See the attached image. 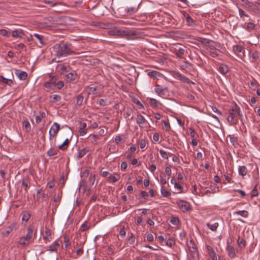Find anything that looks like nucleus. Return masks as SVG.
<instances>
[{
	"mask_svg": "<svg viewBox=\"0 0 260 260\" xmlns=\"http://www.w3.org/2000/svg\"><path fill=\"white\" fill-rule=\"evenodd\" d=\"M53 50L55 55L58 57L75 54V52L72 50L71 45L63 42L55 44L53 46Z\"/></svg>",
	"mask_w": 260,
	"mask_h": 260,
	"instance_id": "f257e3e1",
	"label": "nucleus"
},
{
	"mask_svg": "<svg viewBox=\"0 0 260 260\" xmlns=\"http://www.w3.org/2000/svg\"><path fill=\"white\" fill-rule=\"evenodd\" d=\"M171 51L178 58H183L185 53L184 47H181L180 44H175L174 47L171 49Z\"/></svg>",
	"mask_w": 260,
	"mask_h": 260,
	"instance_id": "f03ea898",
	"label": "nucleus"
},
{
	"mask_svg": "<svg viewBox=\"0 0 260 260\" xmlns=\"http://www.w3.org/2000/svg\"><path fill=\"white\" fill-rule=\"evenodd\" d=\"M60 128V126L58 123L54 122L52 124L49 132V138L50 140H51L52 138L56 137Z\"/></svg>",
	"mask_w": 260,
	"mask_h": 260,
	"instance_id": "7ed1b4c3",
	"label": "nucleus"
},
{
	"mask_svg": "<svg viewBox=\"0 0 260 260\" xmlns=\"http://www.w3.org/2000/svg\"><path fill=\"white\" fill-rule=\"evenodd\" d=\"M177 205L183 212L189 211L191 210V207L190 203L184 200H179L177 202Z\"/></svg>",
	"mask_w": 260,
	"mask_h": 260,
	"instance_id": "20e7f679",
	"label": "nucleus"
},
{
	"mask_svg": "<svg viewBox=\"0 0 260 260\" xmlns=\"http://www.w3.org/2000/svg\"><path fill=\"white\" fill-rule=\"evenodd\" d=\"M17 223L13 222L5 229V230L2 233V235L3 237H7L14 230H17Z\"/></svg>",
	"mask_w": 260,
	"mask_h": 260,
	"instance_id": "39448f33",
	"label": "nucleus"
},
{
	"mask_svg": "<svg viewBox=\"0 0 260 260\" xmlns=\"http://www.w3.org/2000/svg\"><path fill=\"white\" fill-rule=\"evenodd\" d=\"M154 91L158 95L162 97L166 94V92L168 91V88L167 87H162L160 85L156 84Z\"/></svg>",
	"mask_w": 260,
	"mask_h": 260,
	"instance_id": "423d86ee",
	"label": "nucleus"
},
{
	"mask_svg": "<svg viewBox=\"0 0 260 260\" xmlns=\"http://www.w3.org/2000/svg\"><path fill=\"white\" fill-rule=\"evenodd\" d=\"M226 250L228 253V255L231 259H234L236 257L237 250L233 246L228 245L226 247Z\"/></svg>",
	"mask_w": 260,
	"mask_h": 260,
	"instance_id": "0eeeda50",
	"label": "nucleus"
},
{
	"mask_svg": "<svg viewBox=\"0 0 260 260\" xmlns=\"http://www.w3.org/2000/svg\"><path fill=\"white\" fill-rule=\"evenodd\" d=\"M229 114L235 117H239L241 118L242 115L240 114V109L237 105L234 107L230 108L229 109Z\"/></svg>",
	"mask_w": 260,
	"mask_h": 260,
	"instance_id": "6e6552de",
	"label": "nucleus"
},
{
	"mask_svg": "<svg viewBox=\"0 0 260 260\" xmlns=\"http://www.w3.org/2000/svg\"><path fill=\"white\" fill-rule=\"evenodd\" d=\"M87 125L85 122H79V133L80 136L85 135L87 133Z\"/></svg>",
	"mask_w": 260,
	"mask_h": 260,
	"instance_id": "1a4fd4ad",
	"label": "nucleus"
},
{
	"mask_svg": "<svg viewBox=\"0 0 260 260\" xmlns=\"http://www.w3.org/2000/svg\"><path fill=\"white\" fill-rule=\"evenodd\" d=\"M115 34L118 36L125 37L127 36L133 35L135 34L130 30H117L115 31Z\"/></svg>",
	"mask_w": 260,
	"mask_h": 260,
	"instance_id": "9d476101",
	"label": "nucleus"
},
{
	"mask_svg": "<svg viewBox=\"0 0 260 260\" xmlns=\"http://www.w3.org/2000/svg\"><path fill=\"white\" fill-rule=\"evenodd\" d=\"M15 74L20 80H25L27 77V74L26 72L21 71L20 70H16Z\"/></svg>",
	"mask_w": 260,
	"mask_h": 260,
	"instance_id": "9b49d317",
	"label": "nucleus"
},
{
	"mask_svg": "<svg viewBox=\"0 0 260 260\" xmlns=\"http://www.w3.org/2000/svg\"><path fill=\"white\" fill-rule=\"evenodd\" d=\"M34 229L31 226H29L27 229V234L24 237L26 241L29 242L30 240L32 238L33 235Z\"/></svg>",
	"mask_w": 260,
	"mask_h": 260,
	"instance_id": "f8f14e48",
	"label": "nucleus"
},
{
	"mask_svg": "<svg viewBox=\"0 0 260 260\" xmlns=\"http://www.w3.org/2000/svg\"><path fill=\"white\" fill-rule=\"evenodd\" d=\"M248 170L245 166H240L238 169L239 174L242 176L243 178L247 174Z\"/></svg>",
	"mask_w": 260,
	"mask_h": 260,
	"instance_id": "ddd939ff",
	"label": "nucleus"
},
{
	"mask_svg": "<svg viewBox=\"0 0 260 260\" xmlns=\"http://www.w3.org/2000/svg\"><path fill=\"white\" fill-rule=\"evenodd\" d=\"M229 71V67L224 64H221L218 68V71L223 75L226 74Z\"/></svg>",
	"mask_w": 260,
	"mask_h": 260,
	"instance_id": "4468645a",
	"label": "nucleus"
},
{
	"mask_svg": "<svg viewBox=\"0 0 260 260\" xmlns=\"http://www.w3.org/2000/svg\"><path fill=\"white\" fill-rule=\"evenodd\" d=\"M70 140V139H69L68 138L66 139L62 144L58 146V148L61 150H66L69 146Z\"/></svg>",
	"mask_w": 260,
	"mask_h": 260,
	"instance_id": "2eb2a0df",
	"label": "nucleus"
},
{
	"mask_svg": "<svg viewBox=\"0 0 260 260\" xmlns=\"http://www.w3.org/2000/svg\"><path fill=\"white\" fill-rule=\"evenodd\" d=\"M210 55L213 57H216L218 56L220 51L218 49H214L210 46V50L209 51Z\"/></svg>",
	"mask_w": 260,
	"mask_h": 260,
	"instance_id": "dca6fc26",
	"label": "nucleus"
},
{
	"mask_svg": "<svg viewBox=\"0 0 260 260\" xmlns=\"http://www.w3.org/2000/svg\"><path fill=\"white\" fill-rule=\"evenodd\" d=\"M136 122L138 124L141 125L146 122L145 118L140 114H138L137 116Z\"/></svg>",
	"mask_w": 260,
	"mask_h": 260,
	"instance_id": "f3484780",
	"label": "nucleus"
},
{
	"mask_svg": "<svg viewBox=\"0 0 260 260\" xmlns=\"http://www.w3.org/2000/svg\"><path fill=\"white\" fill-rule=\"evenodd\" d=\"M230 138L231 143L234 146H237L238 145V138L234 135H230L228 136Z\"/></svg>",
	"mask_w": 260,
	"mask_h": 260,
	"instance_id": "a211bd4d",
	"label": "nucleus"
},
{
	"mask_svg": "<svg viewBox=\"0 0 260 260\" xmlns=\"http://www.w3.org/2000/svg\"><path fill=\"white\" fill-rule=\"evenodd\" d=\"M77 77L76 73L72 72L69 73L66 75V78L68 81L72 82L74 81Z\"/></svg>",
	"mask_w": 260,
	"mask_h": 260,
	"instance_id": "6ab92c4d",
	"label": "nucleus"
},
{
	"mask_svg": "<svg viewBox=\"0 0 260 260\" xmlns=\"http://www.w3.org/2000/svg\"><path fill=\"white\" fill-rule=\"evenodd\" d=\"M235 116H233L232 115H229L227 117V121L230 123V125H236L238 123V120L235 118Z\"/></svg>",
	"mask_w": 260,
	"mask_h": 260,
	"instance_id": "aec40b11",
	"label": "nucleus"
},
{
	"mask_svg": "<svg viewBox=\"0 0 260 260\" xmlns=\"http://www.w3.org/2000/svg\"><path fill=\"white\" fill-rule=\"evenodd\" d=\"M43 239L48 241H50L52 239L51 231L49 229H46L44 235H43Z\"/></svg>",
	"mask_w": 260,
	"mask_h": 260,
	"instance_id": "412c9836",
	"label": "nucleus"
},
{
	"mask_svg": "<svg viewBox=\"0 0 260 260\" xmlns=\"http://www.w3.org/2000/svg\"><path fill=\"white\" fill-rule=\"evenodd\" d=\"M237 244L240 248H244L246 246L245 241L240 236L237 239Z\"/></svg>",
	"mask_w": 260,
	"mask_h": 260,
	"instance_id": "4be33fe9",
	"label": "nucleus"
},
{
	"mask_svg": "<svg viewBox=\"0 0 260 260\" xmlns=\"http://www.w3.org/2000/svg\"><path fill=\"white\" fill-rule=\"evenodd\" d=\"M147 74L149 77L153 79H157V77L160 76V73L156 71L149 72Z\"/></svg>",
	"mask_w": 260,
	"mask_h": 260,
	"instance_id": "5701e85b",
	"label": "nucleus"
},
{
	"mask_svg": "<svg viewBox=\"0 0 260 260\" xmlns=\"http://www.w3.org/2000/svg\"><path fill=\"white\" fill-rule=\"evenodd\" d=\"M206 225L208 226L209 229H210L212 231L215 232L216 231L217 228L219 226V224L218 222H214L213 223H207Z\"/></svg>",
	"mask_w": 260,
	"mask_h": 260,
	"instance_id": "b1692460",
	"label": "nucleus"
},
{
	"mask_svg": "<svg viewBox=\"0 0 260 260\" xmlns=\"http://www.w3.org/2000/svg\"><path fill=\"white\" fill-rule=\"evenodd\" d=\"M234 215H240L243 217L246 218L248 216L249 213L246 210H242V211H235L233 213Z\"/></svg>",
	"mask_w": 260,
	"mask_h": 260,
	"instance_id": "393cba45",
	"label": "nucleus"
},
{
	"mask_svg": "<svg viewBox=\"0 0 260 260\" xmlns=\"http://www.w3.org/2000/svg\"><path fill=\"white\" fill-rule=\"evenodd\" d=\"M0 81L9 86H12L13 84V82L11 79H7L2 76H0Z\"/></svg>",
	"mask_w": 260,
	"mask_h": 260,
	"instance_id": "a878e982",
	"label": "nucleus"
},
{
	"mask_svg": "<svg viewBox=\"0 0 260 260\" xmlns=\"http://www.w3.org/2000/svg\"><path fill=\"white\" fill-rule=\"evenodd\" d=\"M176 75L179 78V79L182 82L186 83H189L190 82V80H189V79L186 77V76L181 75L179 73H177Z\"/></svg>",
	"mask_w": 260,
	"mask_h": 260,
	"instance_id": "bb28decb",
	"label": "nucleus"
},
{
	"mask_svg": "<svg viewBox=\"0 0 260 260\" xmlns=\"http://www.w3.org/2000/svg\"><path fill=\"white\" fill-rule=\"evenodd\" d=\"M89 151V149L86 148H84L79 151L78 153L77 158L78 159H80L82 157H83Z\"/></svg>",
	"mask_w": 260,
	"mask_h": 260,
	"instance_id": "cd10ccee",
	"label": "nucleus"
},
{
	"mask_svg": "<svg viewBox=\"0 0 260 260\" xmlns=\"http://www.w3.org/2000/svg\"><path fill=\"white\" fill-rule=\"evenodd\" d=\"M34 37L38 40L41 46L45 45V42L43 41L44 37L42 35L34 34H33Z\"/></svg>",
	"mask_w": 260,
	"mask_h": 260,
	"instance_id": "c85d7f7f",
	"label": "nucleus"
},
{
	"mask_svg": "<svg viewBox=\"0 0 260 260\" xmlns=\"http://www.w3.org/2000/svg\"><path fill=\"white\" fill-rule=\"evenodd\" d=\"M59 247V244L56 241L54 242L49 246V250L51 251H55L57 250Z\"/></svg>",
	"mask_w": 260,
	"mask_h": 260,
	"instance_id": "c756f323",
	"label": "nucleus"
},
{
	"mask_svg": "<svg viewBox=\"0 0 260 260\" xmlns=\"http://www.w3.org/2000/svg\"><path fill=\"white\" fill-rule=\"evenodd\" d=\"M30 217V214L28 211H24L22 212V220L27 222Z\"/></svg>",
	"mask_w": 260,
	"mask_h": 260,
	"instance_id": "7c9ffc66",
	"label": "nucleus"
},
{
	"mask_svg": "<svg viewBox=\"0 0 260 260\" xmlns=\"http://www.w3.org/2000/svg\"><path fill=\"white\" fill-rule=\"evenodd\" d=\"M160 192L162 196L164 197H169L171 195V192L164 187H161Z\"/></svg>",
	"mask_w": 260,
	"mask_h": 260,
	"instance_id": "2f4dec72",
	"label": "nucleus"
},
{
	"mask_svg": "<svg viewBox=\"0 0 260 260\" xmlns=\"http://www.w3.org/2000/svg\"><path fill=\"white\" fill-rule=\"evenodd\" d=\"M58 152V150L54 149L53 148H50L49 150L47 151V155L48 156L51 157L56 155Z\"/></svg>",
	"mask_w": 260,
	"mask_h": 260,
	"instance_id": "473e14b6",
	"label": "nucleus"
},
{
	"mask_svg": "<svg viewBox=\"0 0 260 260\" xmlns=\"http://www.w3.org/2000/svg\"><path fill=\"white\" fill-rule=\"evenodd\" d=\"M84 98L82 95L79 94L76 96V104L78 106L82 105L83 102Z\"/></svg>",
	"mask_w": 260,
	"mask_h": 260,
	"instance_id": "72a5a7b5",
	"label": "nucleus"
},
{
	"mask_svg": "<svg viewBox=\"0 0 260 260\" xmlns=\"http://www.w3.org/2000/svg\"><path fill=\"white\" fill-rule=\"evenodd\" d=\"M23 126L25 127L26 131L27 132H30L31 129L30 124L29 121L26 119L23 121Z\"/></svg>",
	"mask_w": 260,
	"mask_h": 260,
	"instance_id": "f704fd0d",
	"label": "nucleus"
},
{
	"mask_svg": "<svg viewBox=\"0 0 260 260\" xmlns=\"http://www.w3.org/2000/svg\"><path fill=\"white\" fill-rule=\"evenodd\" d=\"M46 116V114L44 112H42L40 113V115H37L36 116L35 120L37 123H39L42 121V119L44 118Z\"/></svg>",
	"mask_w": 260,
	"mask_h": 260,
	"instance_id": "c9c22d12",
	"label": "nucleus"
},
{
	"mask_svg": "<svg viewBox=\"0 0 260 260\" xmlns=\"http://www.w3.org/2000/svg\"><path fill=\"white\" fill-rule=\"evenodd\" d=\"M118 177H116L114 175H110L109 177H108V179L109 180V181L111 182H113V183H115L116 182H117L119 178H120V176L118 174H115Z\"/></svg>",
	"mask_w": 260,
	"mask_h": 260,
	"instance_id": "e433bc0d",
	"label": "nucleus"
},
{
	"mask_svg": "<svg viewBox=\"0 0 260 260\" xmlns=\"http://www.w3.org/2000/svg\"><path fill=\"white\" fill-rule=\"evenodd\" d=\"M149 103L154 107H157L159 105L161 104L159 101L153 98H150L149 99Z\"/></svg>",
	"mask_w": 260,
	"mask_h": 260,
	"instance_id": "4c0bfd02",
	"label": "nucleus"
},
{
	"mask_svg": "<svg viewBox=\"0 0 260 260\" xmlns=\"http://www.w3.org/2000/svg\"><path fill=\"white\" fill-rule=\"evenodd\" d=\"M260 3L258 2H253V5L250 9L253 12H256L259 10Z\"/></svg>",
	"mask_w": 260,
	"mask_h": 260,
	"instance_id": "58836bf2",
	"label": "nucleus"
},
{
	"mask_svg": "<svg viewBox=\"0 0 260 260\" xmlns=\"http://www.w3.org/2000/svg\"><path fill=\"white\" fill-rule=\"evenodd\" d=\"M50 98H52L50 101L53 103L59 102L61 100V96L58 94H54L52 96H50Z\"/></svg>",
	"mask_w": 260,
	"mask_h": 260,
	"instance_id": "ea45409f",
	"label": "nucleus"
},
{
	"mask_svg": "<svg viewBox=\"0 0 260 260\" xmlns=\"http://www.w3.org/2000/svg\"><path fill=\"white\" fill-rule=\"evenodd\" d=\"M159 153H160V154L161 155V156L165 159H167L168 160L169 157H168V155H171L172 154L170 153H168L166 151L161 149L159 150Z\"/></svg>",
	"mask_w": 260,
	"mask_h": 260,
	"instance_id": "a19ab883",
	"label": "nucleus"
},
{
	"mask_svg": "<svg viewBox=\"0 0 260 260\" xmlns=\"http://www.w3.org/2000/svg\"><path fill=\"white\" fill-rule=\"evenodd\" d=\"M138 10V8L130 7L125 9V12L127 13L132 14L136 12Z\"/></svg>",
	"mask_w": 260,
	"mask_h": 260,
	"instance_id": "79ce46f5",
	"label": "nucleus"
},
{
	"mask_svg": "<svg viewBox=\"0 0 260 260\" xmlns=\"http://www.w3.org/2000/svg\"><path fill=\"white\" fill-rule=\"evenodd\" d=\"M174 187L179 190L178 193L183 192V186L180 184L178 183L177 182H174Z\"/></svg>",
	"mask_w": 260,
	"mask_h": 260,
	"instance_id": "37998d69",
	"label": "nucleus"
},
{
	"mask_svg": "<svg viewBox=\"0 0 260 260\" xmlns=\"http://www.w3.org/2000/svg\"><path fill=\"white\" fill-rule=\"evenodd\" d=\"M185 20L189 26H192L195 25V21L190 16L187 18Z\"/></svg>",
	"mask_w": 260,
	"mask_h": 260,
	"instance_id": "c03bdc74",
	"label": "nucleus"
},
{
	"mask_svg": "<svg viewBox=\"0 0 260 260\" xmlns=\"http://www.w3.org/2000/svg\"><path fill=\"white\" fill-rule=\"evenodd\" d=\"M234 50L239 53H244V47L241 45H236L234 46Z\"/></svg>",
	"mask_w": 260,
	"mask_h": 260,
	"instance_id": "a18cd8bd",
	"label": "nucleus"
},
{
	"mask_svg": "<svg viewBox=\"0 0 260 260\" xmlns=\"http://www.w3.org/2000/svg\"><path fill=\"white\" fill-rule=\"evenodd\" d=\"M45 87L46 88L50 89H54L55 88V84H53L50 81H48L45 84Z\"/></svg>",
	"mask_w": 260,
	"mask_h": 260,
	"instance_id": "49530a36",
	"label": "nucleus"
},
{
	"mask_svg": "<svg viewBox=\"0 0 260 260\" xmlns=\"http://www.w3.org/2000/svg\"><path fill=\"white\" fill-rule=\"evenodd\" d=\"M29 181L27 179H23L22 181V186L25 188L26 191H27V188L29 187Z\"/></svg>",
	"mask_w": 260,
	"mask_h": 260,
	"instance_id": "de8ad7c7",
	"label": "nucleus"
},
{
	"mask_svg": "<svg viewBox=\"0 0 260 260\" xmlns=\"http://www.w3.org/2000/svg\"><path fill=\"white\" fill-rule=\"evenodd\" d=\"M90 224H88L87 222H84L81 225L80 230L82 231H85L88 230L90 228Z\"/></svg>",
	"mask_w": 260,
	"mask_h": 260,
	"instance_id": "09e8293b",
	"label": "nucleus"
},
{
	"mask_svg": "<svg viewBox=\"0 0 260 260\" xmlns=\"http://www.w3.org/2000/svg\"><path fill=\"white\" fill-rule=\"evenodd\" d=\"M170 222L172 224L175 225H177L178 224H179L180 222L179 219L175 217H172L170 220Z\"/></svg>",
	"mask_w": 260,
	"mask_h": 260,
	"instance_id": "8fccbe9b",
	"label": "nucleus"
},
{
	"mask_svg": "<svg viewBox=\"0 0 260 260\" xmlns=\"http://www.w3.org/2000/svg\"><path fill=\"white\" fill-rule=\"evenodd\" d=\"M89 137H91V143L94 144H96L98 140L99 139V136L96 135L91 134L89 135Z\"/></svg>",
	"mask_w": 260,
	"mask_h": 260,
	"instance_id": "3c124183",
	"label": "nucleus"
},
{
	"mask_svg": "<svg viewBox=\"0 0 260 260\" xmlns=\"http://www.w3.org/2000/svg\"><path fill=\"white\" fill-rule=\"evenodd\" d=\"M89 183L90 186H92L94 184L95 180V175L91 174L89 177Z\"/></svg>",
	"mask_w": 260,
	"mask_h": 260,
	"instance_id": "603ef678",
	"label": "nucleus"
},
{
	"mask_svg": "<svg viewBox=\"0 0 260 260\" xmlns=\"http://www.w3.org/2000/svg\"><path fill=\"white\" fill-rule=\"evenodd\" d=\"M79 187L83 190H85L86 188V182L84 179H82L80 181L79 183Z\"/></svg>",
	"mask_w": 260,
	"mask_h": 260,
	"instance_id": "864d4df0",
	"label": "nucleus"
},
{
	"mask_svg": "<svg viewBox=\"0 0 260 260\" xmlns=\"http://www.w3.org/2000/svg\"><path fill=\"white\" fill-rule=\"evenodd\" d=\"M12 36L15 38L21 37V35H23V32L18 30H15L12 32Z\"/></svg>",
	"mask_w": 260,
	"mask_h": 260,
	"instance_id": "5fc2aeb1",
	"label": "nucleus"
},
{
	"mask_svg": "<svg viewBox=\"0 0 260 260\" xmlns=\"http://www.w3.org/2000/svg\"><path fill=\"white\" fill-rule=\"evenodd\" d=\"M255 25L253 23L249 22L247 24L246 28L247 30L250 31L251 30L254 29L255 28Z\"/></svg>",
	"mask_w": 260,
	"mask_h": 260,
	"instance_id": "6e6d98bb",
	"label": "nucleus"
},
{
	"mask_svg": "<svg viewBox=\"0 0 260 260\" xmlns=\"http://www.w3.org/2000/svg\"><path fill=\"white\" fill-rule=\"evenodd\" d=\"M64 243L65 244V248L67 249L68 248L69 246L70 245V240L68 237L65 236H64Z\"/></svg>",
	"mask_w": 260,
	"mask_h": 260,
	"instance_id": "4d7b16f0",
	"label": "nucleus"
},
{
	"mask_svg": "<svg viewBox=\"0 0 260 260\" xmlns=\"http://www.w3.org/2000/svg\"><path fill=\"white\" fill-rule=\"evenodd\" d=\"M197 40L201 43H202L203 44L206 45L209 43V41L204 38L199 37Z\"/></svg>",
	"mask_w": 260,
	"mask_h": 260,
	"instance_id": "13d9d810",
	"label": "nucleus"
},
{
	"mask_svg": "<svg viewBox=\"0 0 260 260\" xmlns=\"http://www.w3.org/2000/svg\"><path fill=\"white\" fill-rule=\"evenodd\" d=\"M211 249V252H210V256L211 257L212 260H217V255L214 250L212 247H210Z\"/></svg>",
	"mask_w": 260,
	"mask_h": 260,
	"instance_id": "bf43d9fd",
	"label": "nucleus"
},
{
	"mask_svg": "<svg viewBox=\"0 0 260 260\" xmlns=\"http://www.w3.org/2000/svg\"><path fill=\"white\" fill-rule=\"evenodd\" d=\"M128 241L130 244H133L135 243V238L134 235L133 233L131 234V236L128 238Z\"/></svg>",
	"mask_w": 260,
	"mask_h": 260,
	"instance_id": "052dcab7",
	"label": "nucleus"
},
{
	"mask_svg": "<svg viewBox=\"0 0 260 260\" xmlns=\"http://www.w3.org/2000/svg\"><path fill=\"white\" fill-rule=\"evenodd\" d=\"M19 243L20 245H25L28 244L29 242L26 241V240L25 239V238L23 237L20 239Z\"/></svg>",
	"mask_w": 260,
	"mask_h": 260,
	"instance_id": "680f3d73",
	"label": "nucleus"
},
{
	"mask_svg": "<svg viewBox=\"0 0 260 260\" xmlns=\"http://www.w3.org/2000/svg\"><path fill=\"white\" fill-rule=\"evenodd\" d=\"M64 86V83L62 81H57L55 84V87H56L58 89H61Z\"/></svg>",
	"mask_w": 260,
	"mask_h": 260,
	"instance_id": "e2e57ef3",
	"label": "nucleus"
},
{
	"mask_svg": "<svg viewBox=\"0 0 260 260\" xmlns=\"http://www.w3.org/2000/svg\"><path fill=\"white\" fill-rule=\"evenodd\" d=\"M174 241L172 239L169 238L166 242V245L169 246V247H172L173 245H174Z\"/></svg>",
	"mask_w": 260,
	"mask_h": 260,
	"instance_id": "0e129e2a",
	"label": "nucleus"
},
{
	"mask_svg": "<svg viewBox=\"0 0 260 260\" xmlns=\"http://www.w3.org/2000/svg\"><path fill=\"white\" fill-rule=\"evenodd\" d=\"M251 195L252 197H255L258 195V191L256 189V185L254 188L251 190Z\"/></svg>",
	"mask_w": 260,
	"mask_h": 260,
	"instance_id": "69168bd1",
	"label": "nucleus"
},
{
	"mask_svg": "<svg viewBox=\"0 0 260 260\" xmlns=\"http://www.w3.org/2000/svg\"><path fill=\"white\" fill-rule=\"evenodd\" d=\"M252 62H254L255 61L256 59L258 58V53L257 52H254L252 54Z\"/></svg>",
	"mask_w": 260,
	"mask_h": 260,
	"instance_id": "338daca9",
	"label": "nucleus"
},
{
	"mask_svg": "<svg viewBox=\"0 0 260 260\" xmlns=\"http://www.w3.org/2000/svg\"><path fill=\"white\" fill-rule=\"evenodd\" d=\"M140 147L141 149L144 148L146 147V141L145 140H141L139 143Z\"/></svg>",
	"mask_w": 260,
	"mask_h": 260,
	"instance_id": "774afa93",
	"label": "nucleus"
}]
</instances>
